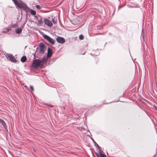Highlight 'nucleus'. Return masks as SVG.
<instances>
[{"label":"nucleus","mask_w":157,"mask_h":157,"mask_svg":"<svg viewBox=\"0 0 157 157\" xmlns=\"http://www.w3.org/2000/svg\"><path fill=\"white\" fill-rule=\"evenodd\" d=\"M39 47L40 53L43 54L46 49V47L45 45L43 43L40 42L39 44Z\"/></svg>","instance_id":"7ed1b4c3"},{"label":"nucleus","mask_w":157,"mask_h":157,"mask_svg":"<svg viewBox=\"0 0 157 157\" xmlns=\"http://www.w3.org/2000/svg\"><path fill=\"white\" fill-rule=\"evenodd\" d=\"M47 59L46 58H43L41 60L39 59H36L33 63V67H41L46 62Z\"/></svg>","instance_id":"f257e3e1"},{"label":"nucleus","mask_w":157,"mask_h":157,"mask_svg":"<svg viewBox=\"0 0 157 157\" xmlns=\"http://www.w3.org/2000/svg\"><path fill=\"white\" fill-rule=\"evenodd\" d=\"M43 36L44 38L46 39L47 40L49 41V36H48L45 35L44 34L43 35Z\"/></svg>","instance_id":"9b49d317"},{"label":"nucleus","mask_w":157,"mask_h":157,"mask_svg":"<svg viewBox=\"0 0 157 157\" xmlns=\"http://www.w3.org/2000/svg\"><path fill=\"white\" fill-rule=\"evenodd\" d=\"M153 107L157 111V107L156 106V105H154L153 106Z\"/></svg>","instance_id":"393cba45"},{"label":"nucleus","mask_w":157,"mask_h":157,"mask_svg":"<svg viewBox=\"0 0 157 157\" xmlns=\"http://www.w3.org/2000/svg\"><path fill=\"white\" fill-rule=\"evenodd\" d=\"M142 37L143 38H144V33L143 32L142 33Z\"/></svg>","instance_id":"b1692460"},{"label":"nucleus","mask_w":157,"mask_h":157,"mask_svg":"<svg viewBox=\"0 0 157 157\" xmlns=\"http://www.w3.org/2000/svg\"><path fill=\"white\" fill-rule=\"evenodd\" d=\"M49 56H50V58L52 56V50L51 49V48H50V50H49Z\"/></svg>","instance_id":"f3484780"},{"label":"nucleus","mask_w":157,"mask_h":157,"mask_svg":"<svg viewBox=\"0 0 157 157\" xmlns=\"http://www.w3.org/2000/svg\"><path fill=\"white\" fill-rule=\"evenodd\" d=\"M97 157H106V155L101 153L100 151L99 153L96 154Z\"/></svg>","instance_id":"423d86ee"},{"label":"nucleus","mask_w":157,"mask_h":157,"mask_svg":"<svg viewBox=\"0 0 157 157\" xmlns=\"http://www.w3.org/2000/svg\"><path fill=\"white\" fill-rule=\"evenodd\" d=\"M49 42L51 44H54L55 42V40L53 39H52L50 37Z\"/></svg>","instance_id":"1a4fd4ad"},{"label":"nucleus","mask_w":157,"mask_h":157,"mask_svg":"<svg viewBox=\"0 0 157 157\" xmlns=\"http://www.w3.org/2000/svg\"><path fill=\"white\" fill-rule=\"evenodd\" d=\"M47 57H49V47L48 48Z\"/></svg>","instance_id":"6ab92c4d"},{"label":"nucleus","mask_w":157,"mask_h":157,"mask_svg":"<svg viewBox=\"0 0 157 157\" xmlns=\"http://www.w3.org/2000/svg\"><path fill=\"white\" fill-rule=\"evenodd\" d=\"M56 40L58 43L61 44L64 43L65 41V39L64 38L59 36L56 39Z\"/></svg>","instance_id":"39448f33"},{"label":"nucleus","mask_w":157,"mask_h":157,"mask_svg":"<svg viewBox=\"0 0 157 157\" xmlns=\"http://www.w3.org/2000/svg\"><path fill=\"white\" fill-rule=\"evenodd\" d=\"M38 23L40 25H42L43 24V22L40 19L38 21Z\"/></svg>","instance_id":"2eb2a0df"},{"label":"nucleus","mask_w":157,"mask_h":157,"mask_svg":"<svg viewBox=\"0 0 157 157\" xmlns=\"http://www.w3.org/2000/svg\"><path fill=\"white\" fill-rule=\"evenodd\" d=\"M30 88L31 89V90H33V87L32 86H30Z\"/></svg>","instance_id":"a878e982"},{"label":"nucleus","mask_w":157,"mask_h":157,"mask_svg":"<svg viewBox=\"0 0 157 157\" xmlns=\"http://www.w3.org/2000/svg\"><path fill=\"white\" fill-rule=\"evenodd\" d=\"M56 60V59H51L52 61L50 60V64H52V63H53V62H54Z\"/></svg>","instance_id":"a211bd4d"},{"label":"nucleus","mask_w":157,"mask_h":157,"mask_svg":"<svg viewBox=\"0 0 157 157\" xmlns=\"http://www.w3.org/2000/svg\"><path fill=\"white\" fill-rule=\"evenodd\" d=\"M36 7L37 9H40L41 8V6H40L39 5H37L36 6Z\"/></svg>","instance_id":"4be33fe9"},{"label":"nucleus","mask_w":157,"mask_h":157,"mask_svg":"<svg viewBox=\"0 0 157 157\" xmlns=\"http://www.w3.org/2000/svg\"><path fill=\"white\" fill-rule=\"evenodd\" d=\"M30 13H31V14L33 15H34L36 14V12L34 10H30Z\"/></svg>","instance_id":"4468645a"},{"label":"nucleus","mask_w":157,"mask_h":157,"mask_svg":"<svg viewBox=\"0 0 157 157\" xmlns=\"http://www.w3.org/2000/svg\"><path fill=\"white\" fill-rule=\"evenodd\" d=\"M49 106H50V107H52L53 106L50 105Z\"/></svg>","instance_id":"cd10ccee"},{"label":"nucleus","mask_w":157,"mask_h":157,"mask_svg":"<svg viewBox=\"0 0 157 157\" xmlns=\"http://www.w3.org/2000/svg\"><path fill=\"white\" fill-rule=\"evenodd\" d=\"M9 30H10V29H6V31H4L3 32H4V33L7 32H8V31Z\"/></svg>","instance_id":"bb28decb"},{"label":"nucleus","mask_w":157,"mask_h":157,"mask_svg":"<svg viewBox=\"0 0 157 157\" xmlns=\"http://www.w3.org/2000/svg\"><path fill=\"white\" fill-rule=\"evenodd\" d=\"M79 39L81 40H82L84 38V36H83L81 34V35H80L79 36Z\"/></svg>","instance_id":"dca6fc26"},{"label":"nucleus","mask_w":157,"mask_h":157,"mask_svg":"<svg viewBox=\"0 0 157 157\" xmlns=\"http://www.w3.org/2000/svg\"><path fill=\"white\" fill-rule=\"evenodd\" d=\"M6 56L13 63H16L17 60L14 57L12 54L8 53L6 54Z\"/></svg>","instance_id":"20e7f679"},{"label":"nucleus","mask_w":157,"mask_h":157,"mask_svg":"<svg viewBox=\"0 0 157 157\" xmlns=\"http://www.w3.org/2000/svg\"><path fill=\"white\" fill-rule=\"evenodd\" d=\"M96 52H97L95 54V56L98 55H99V52H98V50L96 51Z\"/></svg>","instance_id":"5701e85b"},{"label":"nucleus","mask_w":157,"mask_h":157,"mask_svg":"<svg viewBox=\"0 0 157 157\" xmlns=\"http://www.w3.org/2000/svg\"><path fill=\"white\" fill-rule=\"evenodd\" d=\"M15 32L17 34H20L22 31V30L20 28H16L15 30Z\"/></svg>","instance_id":"0eeeda50"},{"label":"nucleus","mask_w":157,"mask_h":157,"mask_svg":"<svg viewBox=\"0 0 157 157\" xmlns=\"http://www.w3.org/2000/svg\"><path fill=\"white\" fill-rule=\"evenodd\" d=\"M26 60V58L25 56H23L21 59V61L22 62H25Z\"/></svg>","instance_id":"9d476101"},{"label":"nucleus","mask_w":157,"mask_h":157,"mask_svg":"<svg viewBox=\"0 0 157 157\" xmlns=\"http://www.w3.org/2000/svg\"><path fill=\"white\" fill-rule=\"evenodd\" d=\"M52 25H53V24H52V22L50 21V23H49L50 27H52Z\"/></svg>","instance_id":"412c9836"},{"label":"nucleus","mask_w":157,"mask_h":157,"mask_svg":"<svg viewBox=\"0 0 157 157\" xmlns=\"http://www.w3.org/2000/svg\"><path fill=\"white\" fill-rule=\"evenodd\" d=\"M44 22L45 24L49 26V20L47 19H45L44 20Z\"/></svg>","instance_id":"f8f14e48"},{"label":"nucleus","mask_w":157,"mask_h":157,"mask_svg":"<svg viewBox=\"0 0 157 157\" xmlns=\"http://www.w3.org/2000/svg\"><path fill=\"white\" fill-rule=\"evenodd\" d=\"M51 21H52L53 22V23L54 24H56V22H57V19H56L53 18L52 16V19L51 20Z\"/></svg>","instance_id":"ddd939ff"},{"label":"nucleus","mask_w":157,"mask_h":157,"mask_svg":"<svg viewBox=\"0 0 157 157\" xmlns=\"http://www.w3.org/2000/svg\"><path fill=\"white\" fill-rule=\"evenodd\" d=\"M92 140L94 142V145L95 146H96L97 147H99V145L96 143V142L92 138Z\"/></svg>","instance_id":"aec40b11"},{"label":"nucleus","mask_w":157,"mask_h":157,"mask_svg":"<svg viewBox=\"0 0 157 157\" xmlns=\"http://www.w3.org/2000/svg\"><path fill=\"white\" fill-rule=\"evenodd\" d=\"M12 0L14 2L15 5L20 9L22 8L25 10H28L29 9L27 6L21 0L19 1L18 2L17 0Z\"/></svg>","instance_id":"f03ea898"},{"label":"nucleus","mask_w":157,"mask_h":157,"mask_svg":"<svg viewBox=\"0 0 157 157\" xmlns=\"http://www.w3.org/2000/svg\"><path fill=\"white\" fill-rule=\"evenodd\" d=\"M0 122L3 125V127L5 128H6V125L4 121L2 119H0Z\"/></svg>","instance_id":"6e6552de"}]
</instances>
